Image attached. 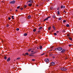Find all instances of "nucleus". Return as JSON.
Masks as SVG:
<instances>
[{"instance_id": "nucleus-1", "label": "nucleus", "mask_w": 73, "mask_h": 73, "mask_svg": "<svg viewBox=\"0 0 73 73\" xmlns=\"http://www.w3.org/2000/svg\"><path fill=\"white\" fill-rule=\"evenodd\" d=\"M61 70H62V71H66L67 70V69L65 67L62 68H61Z\"/></svg>"}, {"instance_id": "nucleus-2", "label": "nucleus", "mask_w": 73, "mask_h": 73, "mask_svg": "<svg viewBox=\"0 0 73 73\" xmlns=\"http://www.w3.org/2000/svg\"><path fill=\"white\" fill-rule=\"evenodd\" d=\"M10 4H14L15 3V1L13 0L12 1H11L9 2Z\"/></svg>"}, {"instance_id": "nucleus-3", "label": "nucleus", "mask_w": 73, "mask_h": 73, "mask_svg": "<svg viewBox=\"0 0 73 73\" xmlns=\"http://www.w3.org/2000/svg\"><path fill=\"white\" fill-rule=\"evenodd\" d=\"M50 65L51 66H54L55 65V63L54 62H52L50 63Z\"/></svg>"}, {"instance_id": "nucleus-4", "label": "nucleus", "mask_w": 73, "mask_h": 73, "mask_svg": "<svg viewBox=\"0 0 73 73\" xmlns=\"http://www.w3.org/2000/svg\"><path fill=\"white\" fill-rule=\"evenodd\" d=\"M57 50L59 51H61V50H62V48L61 47H59L57 48Z\"/></svg>"}, {"instance_id": "nucleus-5", "label": "nucleus", "mask_w": 73, "mask_h": 73, "mask_svg": "<svg viewBox=\"0 0 73 73\" xmlns=\"http://www.w3.org/2000/svg\"><path fill=\"white\" fill-rule=\"evenodd\" d=\"M44 61L45 62H49V59L46 58L44 59Z\"/></svg>"}, {"instance_id": "nucleus-6", "label": "nucleus", "mask_w": 73, "mask_h": 73, "mask_svg": "<svg viewBox=\"0 0 73 73\" xmlns=\"http://www.w3.org/2000/svg\"><path fill=\"white\" fill-rule=\"evenodd\" d=\"M50 17H47V18L45 19H44V21H46V20H48V19H49V18H50Z\"/></svg>"}, {"instance_id": "nucleus-7", "label": "nucleus", "mask_w": 73, "mask_h": 73, "mask_svg": "<svg viewBox=\"0 0 73 73\" xmlns=\"http://www.w3.org/2000/svg\"><path fill=\"white\" fill-rule=\"evenodd\" d=\"M65 51H66V50L65 49H63L61 51V53H64V52H65Z\"/></svg>"}, {"instance_id": "nucleus-8", "label": "nucleus", "mask_w": 73, "mask_h": 73, "mask_svg": "<svg viewBox=\"0 0 73 73\" xmlns=\"http://www.w3.org/2000/svg\"><path fill=\"white\" fill-rule=\"evenodd\" d=\"M60 8L61 9H62V8H65V6L62 5L61 6Z\"/></svg>"}, {"instance_id": "nucleus-9", "label": "nucleus", "mask_w": 73, "mask_h": 73, "mask_svg": "<svg viewBox=\"0 0 73 73\" xmlns=\"http://www.w3.org/2000/svg\"><path fill=\"white\" fill-rule=\"evenodd\" d=\"M10 60H11V58H10V57L7 60V62H9Z\"/></svg>"}, {"instance_id": "nucleus-10", "label": "nucleus", "mask_w": 73, "mask_h": 73, "mask_svg": "<svg viewBox=\"0 0 73 73\" xmlns=\"http://www.w3.org/2000/svg\"><path fill=\"white\" fill-rule=\"evenodd\" d=\"M28 2H29V3H32L33 2V0H31L29 1H28Z\"/></svg>"}, {"instance_id": "nucleus-11", "label": "nucleus", "mask_w": 73, "mask_h": 73, "mask_svg": "<svg viewBox=\"0 0 73 73\" xmlns=\"http://www.w3.org/2000/svg\"><path fill=\"white\" fill-rule=\"evenodd\" d=\"M52 27L54 30V31H55L56 30V28H55V27L54 26H52Z\"/></svg>"}, {"instance_id": "nucleus-12", "label": "nucleus", "mask_w": 73, "mask_h": 73, "mask_svg": "<svg viewBox=\"0 0 73 73\" xmlns=\"http://www.w3.org/2000/svg\"><path fill=\"white\" fill-rule=\"evenodd\" d=\"M27 35H28V34H27V33H25L23 35V36H27Z\"/></svg>"}, {"instance_id": "nucleus-13", "label": "nucleus", "mask_w": 73, "mask_h": 73, "mask_svg": "<svg viewBox=\"0 0 73 73\" xmlns=\"http://www.w3.org/2000/svg\"><path fill=\"white\" fill-rule=\"evenodd\" d=\"M32 5V3H30L28 5V6H29V7H31Z\"/></svg>"}, {"instance_id": "nucleus-14", "label": "nucleus", "mask_w": 73, "mask_h": 73, "mask_svg": "<svg viewBox=\"0 0 73 73\" xmlns=\"http://www.w3.org/2000/svg\"><path fill=\"white\" fill-rule=\"evenodd\" d=\"M27 5H24L23 6V7L24 8H27Z\"/></svg>"}, {"instance_id": "nucleus-15", "label": "nucleus", "mask_w": 73, "mask_h": 73, "mask_svg": "<svg viewBox=\"0 0 73 73\" xmlns=\"http://www.w3.org/2000/svg\"><path fill=\"white\" fill-rule=\"evenodd\" d=\"M31 15H29L28 17H27V18L28 19H31Z\"/></svg>"}, {"instance_id": "nucleus-16", "label": "nucleus", "mask_w": 73, "mask_h": 73, "mask_svg": "<svg viewBox=\"0 0 73 73\" xmlns=\"http://www.w3.org/2000/svg\"><path fill=\"white\" fill-rule=\"evenodd\" d=\"M39 48L40 49H41L42 48V46H40L39 47Z\"/></svg>"}, {"instance_id": "nucleus-17", "label": "nucleus", "mask_w": 73, "mask_h": 73, "mask_svg": "<svg viewBox=\"0 0 73 73\" xmlns=\"http://www.w3.org/2000/svg\"><path fill=\"white\" fill-rule=\"evenodd\" d=\"M68 38L69 40H71V41H72V38L70 37H69Z\"/></svg>"}, {"instance_id": "nucleus-18", "label": "nucleus", "mask_w": 73, "mask_h": 73, "mask_svg": "<svg viewBox=\"0 0 73 73\" xmlns=\"http://www.w3.org/2000/svg\"><path fill=\"white\" fill-rule=\"evenodd\" d=\"M31 50H32V49L31 48H30V49H29L28 50V52H30V51H31Z\"/></svg>"}, {"instance_id": "nucleus-19", "label": "nucleus", "mask_w": 73, "mask_h": 73, "mask_svg": "<svg viewBox=\"0 0 73 73\" xmlns=\"http://www.w3.org/2000/svg\"><path fill=\"white\" fill-rule=\"evenodd\" d=\"M25 54L26 55H27V56H28L29 55V54L28 52L26 53Z\"/></svg>"}, {"instance_id": "nucleus-20", "label": "nucleus", "mask_w": 73, "mask_h": 73, "mask_svg": "<svg viewBox=\"0 0 73 73\" xmlns=\"http://www.w3.org/2000/svg\"><path fill=\"white\" fill-rule=\"evenodd\" d=\"M57 14L58 15H60V11H57Z\"/></svg>"}, {"instance_id": "nucleus-21", "label": "nucleus", "mask_w": 73, "mask_h": 73, "mask_svg": "<svg viewBox=\"0 0 73 73\" xmlns=\"http://www.w3.org/2000/svg\"><path fill=\"white\" fill-rule=\"evenodd\" d=\"M49 54H50L49 56H52L53 55V54H52V53H51V54L49 53Z\"/></svg>"}, {"instance_id": "nucleus-22", "label": "nucleus", "mask_w": 73, "mask_h": 73, "mask_svg": "<svg viewBox=\"0 0 73 73\" xmlns=\"http://www.w3.org/2000/svg\"><path fill=\"white\" fill-rule=\"evenodd\" d=\"M66 26L67 27H69V24H68L66 25Z\"/></svg>"}, {"instance_id": "nucleus-23", "label": "nucleus", "mask_w": 73, "mask_h": 73, "mask_svg": "<svg viewBox=\"0 0 73 73\" xmlns=\"http://www.w3.org/2000/svg\"><path fill=\"white\" fill-rule=\"evenodd\" d=\"M4 58L5 60H7V56H5L4 57Z\"/></svg>"}, {"instance_id": "nucleus-24", "label": "nucleus", "mask_w": 73, "mask_h": 73, "mask_svg": "<svg viewBox=\"0 0 73 73\" xmlns=\"http://www.w3.org/2000/svg\"><path fill=\"white\" fill-rule=\"evenodd\" d=\"M20 8V6H19L18 7H17V9H19V8Z\"/></svg>"}, {"instance_id": "nucleus-25", "label": "nucleus", "mask_w": 73, "mask_h": 73, "mask_svg": "<svg viewBox=\"0 0 73 73\" xmlns=\"http://www.w3.org/2000/svg\"><path fill=\"white\" fill-rule=\"evenodd\" d=\"M13 17H14V16H11L12 19H15L14 18H13Z\"/></svg>"}, {"instance_id": "nucleus-26", "label": "nucleus", "mask_w": 73, "mask_h": 73, "mask_svg": "<svg viewBox=\"0 0 73 73\" xmlns=\"http://www.w3.org/2000/svg\"><path fill=\"white\" fill-rule=\"evenodd\" d=\"M42 29V27H40L39 28V30H40V29Z\"/></svg>"}, {"instance_id": "nucleus-27", "label": "nucleus", "mask_w": 73, "mask_h": 73, "mask_svg": "<svg viewBox=\"0 0 73 73\" xmlns=\"http://www.w3.org/2000/svg\"><path fill=\"white\" fill-rule=\"evenodd\" d=\"M62 18L61 17H60L59 19H58V20H61L62 19Z\"/></svg>"}, {"instance_id": "nucleus-28", "label": "nucleus", "mask_w": 73, "mask_h": 73, "mask_svg": "<svg viewBox=\"0 0 73 73\" xmlns=\"http://www.w3.org/2000/svg\"><path fill=\"white\" fill-rule=\"evenodd\" d=\"M30 56H34V55L30 54L29 55Z\"/></svg>"}, {"instance_id": "nucleus-29", "label": "nucleus", "mask_w": 73, "mask_h": 73, "mask_svg": "<svg viewBox=\"0 0 73 73\" xmlns=\"http://www.w3.org/2000/svg\"><path fill=\"white\" fill-rule=\"evenodd\" d=\"M53 18H54V19H55L56 18V17L55 16H53L52 17Z\"/></svg>"}, {"instance_id": "nucleus-30", "label": "nucleus", "mask_w": 73, "mask_h": 73, "mask_svg": "<svg viewBox=\"0 0 73 73\" xmlns=\"http://www.w3.org/2000/svg\"><path fill=\"white\" fill-rule=\"evenodd\" d=\"M33 32H36V29H34L33 30Z\"/></svg>"}, {"instance_id": "nucleus-31", "label": "nucleus", "mask_w": 73, "mask_h": 73, "mask_svg": "<svg viewBox=\"0 0 73 73\" xmlns=\"http://www.w3.org/2000/svg\"><path fill=\"white\" fill-rule=\"evenodd\" d=\"M50 29H51V27H49L48 29V30H50Z\"/></svg>"}, {"instance_id": "nucleus-32", "label": "nucleus", "mask_w": 73, "mask_h": 73, "mask_svg": "<svg viewBox=\"0 0 73 73\" xmlns=\"http://www.w3.org/2000/svg\"><path fill=\"white\" fill-rule=\"evenodd\" d=\"M17 31H19V28L16 29Z\"/></svg>"}, {"instance_id": "nucleus-33", "label": "nucleus", "mask_w": 73, "mask_h": 73, "mask_svg": "<svg viewBox=\"0 0 73 73\" xmlns=\"http://www.w3.org/2000/svg\"><path fill=\"white\" fill-rule=\"evenodd\" d=\"M54 36H56V35H57V34L56 33H54Z\"/></svg>"}, {"instance_id": "nucleus-34", "label": "nucleus", "mask_w": 73, "mask_h": 73, "mask_svg": "<svg viewBox=\"0 0 73 73\" xmlns=\"http://www.w3.org/2000/svg\"><path fill=\"white\" fill-rule=\"evenodd\" d=\"M66 22V20H63V23H65Z\"/></svg>"}, {"instance_id": "nucleus-35", "label": "nucleus", "mask_w": 73, "mask_h": 73, "mask_svg": "<svg viewBox=\"0 0 73 73\" xmlns=\"http://www.w3.org/2000/svg\"><path fill=\"white\" fill-rule=\"evenodd\" d=\"M20 9H21V10H23V8L21 7L20 8Z\"/></svg>"}, {"instance_id": "nucleus-36", "label": "nucleus", "mask_w": 73, "mask_h": 73, "mask_svg": "<svg viewBox=\"0 0 73 73\" xmlns=\"http://www.w3.org/2000/svg\"><path fill=\"white\" fill-rule=\"evenodd\" d=\"M11 18L9 17L8 18V19L9 20H11Z\"/></svg>"}, {"instance_id": "nucleus-37", "label": "nucleus", "mask_w": 73, "mask_h": 73, "mask_svg": "<svg viewBox=\"0 0 73 73\" xmlns=\"http://www.w3.org/2000/svg\"><path fill=\"white\" fill-rule=\"evenodd\" d=\"M23 56H26V54H23Z\"/></svg>"}, {"instance_id": "nucleus-38", "label": "nucleus", "mask_w": 73, "mask_h": 73, "mask_svg": "<svg viewBox=\"0 0 73 73\" xmlns=\"http://www.w3.org/2000/svg\"><path fill=\"white\" fill-rule=\"evenodd\" d=\"M71 46H72V44H69V45H68V46H70V47Z\"/></svg>"}, {"instance_id": "nucleus-39", "label": "nucleus", "mask_w": 73, "mask_h": 73, "mask_svg": "<svg viewBox=\"0 0 73 73\" xmlns=\"http://www.w3.org/2000/svg\"><path fill=\"white\" fill-rule=\"evenodd\" d=\"M20 58H17V60H19V59H20Z\"/></svg>"}, {"instance_id": "nucleus-40", "label": "nucleus", "mask_w": 73, "mask_h": 73, "mask_svg": "<svg viewBox=\"0 0 73 73\" xmlns=\"http://www.w3.org/2000/svg\"><path fill=\"white\" fill-rule=\"evenodd\" d=\"M31 52V53H33V52H34L35 51H32Z\"/></svg>"}, {"instance_id": "nucleus-41", "label": "nucleus", "mask_w": 73, "mask_h": 73, "mask_svg": "<svg viewBox=\"0 0 73 73\" xmlns=\"http://www.w3.org/2000/svg\"><path fill=\"white\" fill-rule=\"evenodd\" d=\"M45 53H44L42 54H41V56H42V55H44V54Z\"/></svg>"}, {"instance_id": "nucleus-42", "label": "nucleus", "mask_w": 73, "mask_h": 73, "mask_svg": "<svg viewBox=\"0 0 73 73\" xmlns=\"http://www.w3.org/2000/svg\"><path fill=\"white\" fill-rule=\"evenodd\" d=\"M50 9H53V7H50Z\"/></svg>"}, {"instance_id": "nucleus-43", "label": "nucleus", "mask_w": 73, "mask_h": 73, "mask_svg": "<svg viewBox=\"0 0 73 73\" xmlns=\"http://www.w3.org/2000/svg\"><path fill=\"white\" fill-rule=\"evenodd\" d=\"M7 27H9V25H7Z\"/></svg>"}, {"instance_id": "nucleus-44", "label": "nucleus", "mask_w": 73, "mask_h": 73, "mask_svg": "<svg viewBox=\"0 0 73 73\" xmlns=\"http://www.w3.org/2000/svg\"><path fill=\"white\" fill-rule=\"evenodd\" d=\"M32 61H35V59H32Z\"/></svg>"}, {"instance_id": "nucleus-45", "label": "nucleus", "mask_w": 73, "mask_h": 73, "mask_svg": "<svg viewBox=\"0 0 73 73\" xmlns=\"http://www.w3.org/2000/svg\"><path fill=\"white\" fill-rule=\"evenodd\" d=\"M40 31H38V33H40Z\"/></svg>"}, {"instance_id": "nucleus-46", "label": "nucleus", "mask_w": 73, "mask_h": 73, "mask_svg": "<svg viewBox=\"0 0 73 73\" xmlns=\"http://www.w3.org/2000/svg\"><path fill=\"white\" fill-rule=\"evenodd\" d=\"M52 58H55V57H54V56H53V57H52Z\"/></svg>"}, {"instance_id": "nucleus-47", "label": "nucleus", "mask_w": 73, "mask_h": 73, "mask_svg": "<svg viewBox=\"0 0 73 73\" xmlns=\"http://www.w3.org/2000/svg\"><path fill=\"white\" fill-rule=\"evenodd\" d=\"M58 32H59V31H56V33H58Z\"/></svg>"}, {"instance_id": "nucleus-48", "label": "nucleus", "mask_w": 73, "mask_h": 73, "mask_svg": "<svg viewBox=\"0 0 73 73\" xmlns=\"http://www.w3.org/2000/svg\"><path fill=\"white\" fill-rule=\"evenodd\" d=\"M15 11H16V12H17V11H18V10H17V9H16V10H15Z\"/></svg>"}, {"instance_id": "nucleus-49", "label": "nucleus", "mask_w": 73, "mask_h": 73, "mask_svg": "<svg viewBox=\"0 0 73 73\" xmlns=\"http://www.w3.org/2000/svg\"><path fill=\"white\" fill-rule=\"evenodd\" d=\"M64 12H65V13H66V12H65V10H64Z\"/></svg>"}, {"instance_id": "nucleus-50", "label": "nucleus", "mask_w": 73, "mask_h": 73, "mask_svg": "<svg viewBox=\"0 0 73 73\" xmlns=\"http://www.w3.org/2000/svg\"><path fill=\"white\" fill-rule=\"evenodd\" d=\"M53 46L51 47L50 48H51V49H53Z\"/></svg>"}, {"instance_id": "nucleus-51", "label": "nucleus", "mask_w": 73, "mask_h": 73, "mask_svg": "<svg viewBox=\"0 0 73 73\" xmlns=\"http://www.w3.org/2000/svg\"><path fill=\"white\" fill-rule=\"evenodd\" d=\"M57 10H59V8H58L57 9Z\"/></svg>"}, {"instance_id": "nucleus-52", "label": "nucleus", "mask_w": 73, "mask_h": 73, "mask_svg": "<svg viewBox=\"0 0 73 73\" xmlns=\"http://www.w3.org/2000/svg\"><path fill=\"white\" fill-rule=\"evenodd\" d=\"M31 54H35V53H32Z\"/></svg>"}, {"instance_id": "nucleus-53", "label": "nucleus", "mask_w": 73, "mask_h": 73, "mask_svg": "<svg viewBox=\"0 0 73 73\" xmlns=\"http://www.w3.org/2000/svg\"><path fill=\"white\" fill-rule=\"evenodd\" d=\"M50 51H52V50H50Z\"/></svg>"}, {"instance_id": "nucleus-54", "label": "nucleus", "mask_w": 73, "mask_h": 73, "mask_svg": "<svg viewBox=\"0 0 73 73\" xmlns=\"http://www.w3.org/2000/svg\"><path fill=\"white\" fill-rule=\"evenodd\" d=\"M36 53V52H35L34 53Z\"/></svg>"}, {"instance_id": "nucleus-55", "label": "nucleus", "mask_w": 73, "mask_h": 73, "mask_svg": "<svg viewBox=\"0 0 73 73\" xmlns=\"http://www.w3.org/2000/svg\"><path fill=\"white\" fill-rule=\"evenodd\" d=\"M36 6H37V7H38V5H36Z\"/></svg>"}, {"instance_id": "nucleus-56", "label": "nucleus", "mask_w": 73, "mask_h": 73, "mask_svg": "<svg viewBox=\"0 0 73 73\" xmlns=\"http://www.w3.org/2000/svg\"><path fill=\"white\" fill-rule=\"evenodd\" d=\"M37 49H39V48L38 47V48H37Z\"/></svg>"}, {"instance_id": "nucleus-57", "label": "nucleus", "mask_w": 73, "mask_h": 73, "mask_svg": "<svg viewBox=\"0 0 73 73\" xmlns=\"http://www.w3.org/2000/svg\"><path fill=\"white\" fill-rule=\"evenodd\" d=\"M48 1H49V0H47Z\"/></svg>"}, {"instance_id": "nucleus-58", "label": "nucleus", "mask_w": 73, "mask_h": 73, "mask_svg": "<svg viewBox=\"0 0 73 73\" xmlns=\"http://www.w3.org/2000/svg\"><path fill=\"white\" fill-rule=\"evenodd\" d=\"M14 61H15V60H14Z\"/></svg>"}]
</instances>
